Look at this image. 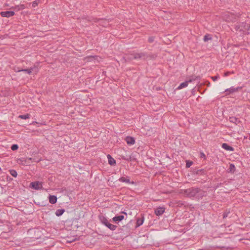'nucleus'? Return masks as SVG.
Masks as SVG:
<instances>
[{"label":"nucleus","mask_w":250,"mask_h":250,"mask_svg":"<svg viewBox=\"0 0 250 250\" xmlns=\"http://www.w3.org/2000/svg\"><path fill=\"white\" fill-rule=\"evenodd\" d=\"M198 191V188H192L188 189H180L179 191V193L183 195L185 197H193L196 195Z\"/></svg>","instance_id":"nucleus-1"},{"label":"nucleus","mask_w":250,"mask_h":250,"mask_svg":"<svg viewBox=\"0 0 250 250\" xmlns=\"http://www.w3.org/2000/svg\"><path fill=\"white\" fill-rule=\"evenodd\" d=\"M241 14L239 13L237 14H234L232 13L227 12L223 16V19L227 22H234L238 19Z\"/></svg>","instance_id":"nucleus-2"},{"label":"nucleus","mask_w":250,"mask_h":250,"mask_svg":"<svg viewBox=\"0 0 250 250\" xmlns=\"http://www.w3.org/2000/svg\"><path fill=\"white\" fill-rule=\"evenodd\" d=\"M235 28L236 30H239L240 31H243L245 34L248 35L250 31V24L242 22L241 28H240V26L238 25H236Z\"/></svg>","instance_id":"nucleus-3"},{"label":"nucleus","mask_w":250,"mask_h":250,"mask_svg":"<svg viewBox=\"0 0 250 250\" xmlns=\"http://www.w3.org/2000/svg\"><path fill=\"white\" fill-rule=\"evenodd\" d=\"M31 160L32 158H21L18 159L17 162L20 165L28 166L30 165Z\"/></svg>","instance_id":"nucleus-4"},{"label":"nucleus","mask_w":250,"mask_h":250,"mask_svg":"<svg viewBox=\"0 0 250 250\" xmlns=\"http://www.w3.org/2000/svg\"><path fill=\"white\" fill-rule=\"evenodd\" d=\"M29 187L36 190L42 189V183L39 181L31 182Z\"/></svg>","instance_id":"nucleus-5"},{"label":"nucleus","mask_w":250,"mask_h":250,"mask_svg":"<svg viewBox=\"0 0 250 250\" xmlns=\"http://www.w3.org/2000/svg\"><path fill=\"white\" fill-rule=\"evenodd\" d=\"M241 88L240 87H234L232 86L229 88L226 89L224 91L226 96H228L234 92H236L238 91Z\"/></svg>","instance_id":"nucleus-6"},{"label":"nucleus","mask_w":250,"mask_h":250,"mask_svg":"<svg viewBox=\"0 0 250 250\" xmlns=\"http://www.w3.org/2000/svg\"><path fill=\"white\" fill-rule=\"evenodd\" d=\"M0 15L2 17L9 18L15 15L14 11H2L0 13Z\"/></svg>","instance_id":"nucleus-7"},{"label":"nucleus","mask_w":250,"mask_h":250,"mask_svg":"<svg viewBox=\"0 0 250 250\" xmlns=\"http://www.w3.org/2000/svg\"><path fill=\"white\" fill-rule=\"evenodd\" d=\"M165 208L164 207H159L155 209V214L157 216L162 215L165 211Z\"/></svg>","instance_id":"nucleus-8"},{"label":"nucleus","mask_w":250,"mask_h":250,"mask_svg":"<svg viewBox=\"0 0 250 250\" xmlns=\"http://www.w3.org/2000/svg\"><path fill=\"white\" fill-rule=\"evenodd\" d=\"M195 79H191L189 80L188 81H187L185 82L181 83L180 85L177 87L178 89H181L183 88L186 87L189 83H191L193 81H194Z\"/></svg>","instance_id":"nucleus-9"},{"label":"nucleus","mask_w":250,"mask_h":250,"mask_svg":"<svg viewBox=\"0 0 250 250\" xmlns=\"http://www.w3.org/2000/svg\"><path fill=\"white\" fill-rule=\"evenodd\" d=\"M125 141L126 143L129 145H134L135 143L134 138L131 136H127L125 139Z\"/></svg>","instance_id":"nucleus-10"},{"label":"nucleus","mask_w":250,"mask_h":250,"mask_svg":"<svg viewBox=\"0 0 250 250\" xmlns=\"http://www.w3.org/2000/svg\"><path fill=\"white\" fill-rule=\"evenodd\" d=\"M119 181L122 182H125L128 184H134L133 181L131 182L128 177H122L119 178Z\"/></svg>","instance_id":"nucleus-11"},{"label":"nucleus","mask_w":250,"mask_h":250,"mask_svg":"<svg viewBox=\"0 0 250 250\" xmlns=\"http://www.w3.org/2000/svg\"><path fill=\"white\" fill-rule=\"evenodd\" d=\"M99 219H100V221H101V222L102 224H104L105 226L108 222L107 219L103 215H100L99 216Z\"/></svg>","instance_id":"nucleus-12"},{"label":"nucleus","mask_w":250,"mask_h":250,"mask_svg":"<svg viewBox=\"0 0 250 250\" xmlns=\"http://www.w3.org/2000/svg\"><path fill=\"white\" fill-rule=\"evenodd\" d=\"M107 157L108 158V163L111 166H113L116 164V161L114 158H113L109 154H108L107 156Z\"/></svg>","instance_id":"nucleus-13"},{"label":"nucleus","mask_w":250,"mask_h":250,"mask_svg":"<svg viewBox=\"0 0 250 250\" xmlns=\"http://www.w3.org/2000/svg\"><path fill=\"white\" fill-rule=\"evenodd\" d=\"M11 8L16 11H19L24 9L25 8V6L24 4L18 5L14 7H12Z\"/></svg>","instance_id":"nucleus-14"},{"label":"nucleus","mask_w":250,"mask_h":250,"mask_svg":"<svg viewBox=\"0 0 250 250\" xmlns=\"http://www.w3.org/2000/svg\"><path fill=\"white\" fill-rule=\"evenodd\" d=\"M222 148H223L224 149H225V150H229V151H232L234 150V148L232 147L229 146L226 143H223L222 145Z\"/></svg>","instance_id":"nucleus-15"},{"label":"nucleus","mask_w":250,"mask_h":250,"mask_svg":"<svg viewBox=\"0 0 250 250\" xmlns=\"http://www.w3.org/2000/svg\"><path fill=\"white\" fill-rule=\"evenodd\" d=\"M57 200V198L55 195H49V203L52 204H54L56 203Z\"/></svg>","instance_id":"nucleus-16"},{"label":"nucleus","mask_w":250,"mask_h":250,"mask_svg":"<svg viewBox=\"0 0 250 250\" xmlns=\"http://www.w3.org/2000/svg\"><path fill=\"white\" fill-rule=\"evenodd\" d=\"M124 219V216L119 215L115 216L113 218V221L114 222L121 221Z\"/></svg>","instance_id":"nucleus-17"},{"label":"nucleus","mask_w":250,"mask_h":250,"mask_svg":"<svg viewBox=\"0 0 250 250\" xmlns=\"http://www.w3.org/2000/svg\"><path fill=\"white\" fill-rule=\"evenodd\" d=\"M144 218L143 217L141 218L137 219L136 221V227H138L142 225L144 223Z\"/></svg>","instance_id":"nucleus-18"},{"label":"nucleus","mask_w":250,"mask_h":250,"mask_svg":"<svg viewBox=\"0 0 250 250\" xmlns=\"http://www.w3.org/2000/svg\"><path fill=\"white\" fill-rule=\"evenodd\" d=\"M108 228H109L110 229L112 230H114L117 228V226L115 225H114L111 223H110L109 222L107 223V224L105 225Z\"/></svg>","instance_id":"nucleus-19"},{"label":"nucleus","mask_w":250,"mask_h":250,"mask_svg":"<svg viewBox=\"0 0 250 250\" xmlns=\"http://www.w3.org/2000/svg\"><path fill=\"white\" fill-rule=\"evenodd\" d=\"M65 211L64 209H57L55 212V214L57 216H60L62 215Z\"/></svg>","instance_id":"nucleus-20"},{"label":"nucleus","mask_w":250,"mask_h":250,"mask_svg":"<svg viewBox=\"0 0 250 250\" xmlns=\"http://www.w3.org/2000/svg\"><path fill=\"white\" fill-rule=\"evenodd\" d=\"M212 40L211 36L209 34H207L206 35H205V36L204 37V41L205 42H206L209 40Z\"/></svg>","instance_id":"nucleus-21"},{"label":"nucleus","mask_w":250,"mask_h":250,"mask_svg":"<svg viewBox=\"0 0 250 250\" xmlns=\"http://www.w3.org/2000/svg\"><path fill=\"white\" fill-rule=\"evenodd\" d=\"M19 118L21 119L26 120L30 118V114H26L25 115H20L19 116Z\"/></svg>","instance_id":"nucleus-22"},{"label":"nucleus","mask_w":250,"mask_h":250,"mask_svg":"<svg viewBox=\"0 0 250 250\" xmlns=\"http://www.w3.org/2000/svg\"><path fill=\"white\" fill-rule=\"evenodd\" d=\"M229 170V172L234 173V172L235 171V166L232 164H230Z\"/></svg>","instance_id":"nucleus-23"},{"label":"nucleus","mask_w":250,"mask_h":250,"mask_svg":"<svg viewBox=\"0 0 250 250\" xmlns=\"http://www.w3.org/2000/svg\"><path fill=\"white\" fill-rule=\"evenodd\" d=\"M144 56V54L143 53H136L134 55V58L135 59H140Z\"/></svg>","instance_id":"nucleus-24"},{"label":"nucleus","mask_w":250,"mask_h":250,"mask_svg":"<svg viewBox=\"0 0 250 250\" xmlns=\"http://www.w3.org/2000/svg\"><path fill=\"white\" fill-rule=\"evenodd\" d=\"M9 172H10V174L12 176H13L14 177H17V171L15 170H14V169L10 170H9Z\"/></svg>","instance_id":"nucleus-25"},{"label":"nucleus","mask_w":250,"mask_h":250,"mask_svg":"<svg viewBox=\"0 0 250 250\" xmlns=\"http://www.w3.org/2000/svg\"><path fill=\"white\" fill-rule=\"evenodd\" d=\"M33 68H30L29 69H22L21 71L25 72L27 73L28 74H30L31 73L32 71H33ZM20 71L21 70H19V71Z\"/></svg>","instance_id":"nucleus-26"},{"label":"nucleus","mask_w":250,"mask_h":250,"mask_svg":"<svg viewBox=\"0 0 250 250\" xmlns=\"http://www.w3.org/2000/svg\"><path fill=\"white\" fill-rule=\"evenodd\" d=\"M18 148H19L18 146L16 144L13 145L11 147V149L13 151L17 150L18 149Z\"/></svg>","instance_id":"nucleus-27"},{"label":"nucleus","mask_w":250,"mask_h":250,"mask_svg":"<svg viewBox=\"0 0 250 250\" xmlns=\"http://www.w3.org/2000/svg\"><path fill=\"white\" fill-rule=\"evenodd\" d=\"M192 162L187 161L186 162V167L188 168L189 167L192 165Z\"/></svg>","instance_id":"nucleus-28"},{"label":"nucleus","mask_w":250,"mask_h":250,"mask_svg":"<svg viewBox=\"0 0 250 250\" xmlns=\"http://www.w3.org/2000/svg\"><path fill=\"white\" fill-rule=\"evenodd\" d=\"M219 78V76L217 75L215 76L211 77V78L213 81H216Z\"/></svg>","instance_id":"nucleus-29"},{"label":"nucleus","mask_w":250,"mask_h":250,"mask_svg":"<svg viewBox=\"0 0 250 250\" xmlns=\"http://www.w3.org/2000/svg\"><path fill=\"white\" fill-rule=\"evenodd\" d=\"M154 37H149L148 40V42L150 43L154 41Z\"/></svg>","instance_id":"nucleus-30"},{"label":"nucleus","mask_w":250,"mask_h":250,"mask_svg":"<svg viewBox=\"0 0 250 250\" xmlns=\"http://www.w3.org/2000/svg\"><path fill=\"white\" fill-rule=\"evenodd\" d=\"M39 124L41 125H45V123H38L37 122H36V121H34L32 123V124H33V125H35V124Z\"/></svg>","instance_id":"nucleus-31"},{"label":"nucleus","mask_w":250,"mask_h":250,"mask_svg":"<svg viewBox=\"0 0 250 250\" xmlns=\"http://www.w3.org/2000/svg\"><path fill=\"white\" fill-rule=\"evenodd\" d=\"M230 74V71H227V72L224 73V77H227V76H229Z\"/></svg>","instance_id":"nucleus-32"},{"label":"nucleus","mask_w":250,"mask_h":250,"mask_svg":"<svg viewBox=\"0 0 250 250\" xmlns=\"http://www.w3.org/2000/svg\"><path fill=\"white\" fill-rule=\"evenodd\" d=\"M96 57L97 58V56H95V57L94 56H89V57L85 58V59H87V60H89L91 59H94Z\"/></svg>","instance_id":"nucleus-33"},{"label":"nucleus","mask_w":250,"mask_h":250,"mask_svg":"<svg viewBox=\"0 0 250 250\" xmlns=\"http://www.w3.org/2000/svg\"><path fill=\"white\" fill-rule=\"evenodd\" d=\"M38 5V3L36 2V1H34L32 3V6L34 7H35Z\"/></svg>","instance_id":"nucleus-34"},{"label":"nucleus","mask_w":250,"mask_h":250,"mask_svg":"<svg viewBox=\"0 0 250 250\" xmlns=\"http://www.w3.org/2000/svg\"><path fill=\"white\" fill-rule=\"evenodd\" d=\"M228 212H224L223 214V218H225L228 216Z\"/></svg>","instance_id":"nucleus-35"},{"label":"nucleus","mask_w":250,"mask_h":250,"mask_svg":"<svg viewBox=\"0 0 250 250\" xmlns=\"http://www.w3.org/2000/svg\"><path fill=\"white\" fill-rule=\"evenodd\" d=\"M234 71H230V74H234Z\"/></svg>","instance_id":"nucleus-36"},{"label":"nucleus","mask_w":250,"mask_h":250,"mask_svg":"<svg viewBox=\"0 0 250 250\" xmlns=\"http://www.w3.org/2000/svg\"><path fill=\"white\" fill-rule=\"evenodd\" d=\"M210 84V83L209 82H208V86Z\"/></svg>","instance_id":"nucleus-37"},{"label":"nucleus","mask_w":250,"mask_h":250,"mask_svg":"<svg viewBox=\"0 0 250 250\" xmlns=\"http://www.w3.org/2000/svg\"><path fill=\"white\" fill-rule=\"evenodd\" d=\"M249 140H250V136H249Z\"/></svg>","instance_id":"nucleus-38"}]
</instances>
